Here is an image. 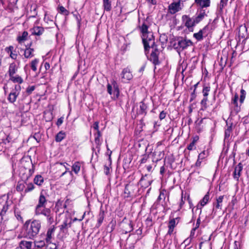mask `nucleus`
Wrapping results in <instances>:
<instances>
[{"label": "nucleus", "mask_w": 249, "mask_h": 249, "mask_svg": "<svg viewBox=\"0 0 249 249\" xmlns=\"http://www.w3.org/2000/svg\"><path fill=\"white\" fill-rule=\"evenodd\" d=\"M103 6L105 11L107 12L111 11V0H103Z\"/></svg>", "instance_id": "obj_22"}, {"label": "nucleus", "mask_w": 249, "mask_h": 249, "mask_svg": "<svg viewBox=\"0 0 249 249\" xmlns=\"http://www.w3.org/2000/svg\"><path fill=\"white\" fill-rule=\"evenodd\" d=\"M150 48L152 49V51L151 52H153L157 54H159V55L160 54V51L158 49V45L156 43H155V44L154 45H152L150 46Z\"/></svg>", "instance_id": "obj_47"}, {"label": "nucleus", "mask_w": 249, "mask_h": 249, "mask_svg": "<svg viewBox=\"0 0 249 249\" xmlns=\"http://www.w3.org/2000/svg\"><path fill=\"white\" fill-rule=\"evenodd\" d=\"M31 44H30L29 47L24 50V55L25 58H29L31 55V49L30 48Z\"/></svg>", "instance_id": "obj_42"}, {"label": "nucleus", "mask_w": 249, "mask_h": 249, "mask_svg": "<svg viewBox=\"0 0 249 249\" xmlns=\"http://www.w3.org/2000/svg\"><path fill=\"white\" fill-rule=\"evenodd\" d=\"M51 210L50 208H46V206H44L42 212L41 213V214L46 216L49 217L50 215H51Z\"/></svg>", "instance_id": "obj_41"}, {"label": "nucleus", "mask_w": 249, "mask_h": 249, "mask_svg": "<svg viewBox=\"0 0 249 249\" xmlns=\"http://www.w3.org/2000/svg\"><path fill=\"white\" fill-rule=\"evenodd\" d=\"M196 4L199 7L197 9V12H199V15L204 18L205 17H207V14L209 13V11H206L204 9L205 8L208 7L210 6V0H200L199 1L196 2Z\"/></svg>", "instance_id": "obj_5"}, {"label": "nucleus", "mask_w": 249, "mask_h": 249, "mask_svg": "<svg viewBox=\"0 0 249 249\" xmlns=\"http://www.w3.org/2000/svg\"><path fill=\"white\" fill-rule=\"evenodd\" d=\"M30 222V220H27L23 226V229L25 230L26 233L30 236V230L31 229V226L29 228V225Z\"/></svg>", "instance_id": "obj_43"}, {"label": "nucleus", "mask_w": 249, "mask_h": 249, "mask_svg": "<svg viewBox=\"0 0 249 249\" xmlns=\"http://www.w3.org/2000/svg\"><path fill=\"white\" fill-rule=\"evenodd\" d=\"M66 137V133L63 131H59L55 137V140L56 142H60Z\"/></svg>", "instance_id": "obj_25"}, {"label": "nucleus", "mask_w": 249, "mask_h": 249, "mask_svg": "<svg viewBox=\"0 0 249 249\" xmlns=\"http://www.w3.org/2000/svg\"><path fill=\"white\" fill-rule=\"evenodd\" d=\"M44 207L43 206L37 204L35 209V214L37 215L41 214Z\"/></svg>", "instance_id": "obj_40"}, {"label": "nucleus", "mask_w": 249, "mask_h": 249, "mask_svg": "<svg viewBox=\"0 0 249 249\" xmlns=\"http://www.w3.org/2000/svg\"><path fill=\"white\" fill-rule=\"evenodd\" d=\"M17 71V67L15 63L10 64L9 68L8 73L10 77L14 75Z\"/></svg>", "instance_id": "obj_24"}, {"label": "nucleus", "mask_w": 249, "mask_h": 249, "mask_svg": "<svg viewBox=\"0 0 249 249\" xmlns=\"http://www.w3.org/2000/svg\"><path fill=\"white\" fill-rule=\"evenodd\" d=\"M147 59L151 62L155 66V69L156 68V66L159 65L160 64V61L159 60V55L151 52L150 55H146Z\"/></svg>", "instance_id": "obj_9"}, {"label": "nucleus", "mask_w": 249, "mask_h": 249, "mask_svg": "<svg viewBox=\"0 0 249 249\" xmlns=\"http://www.w3.org/2000/svg\"><path fill=\"white\" fill-rule=\"evenodd\" d=\"M8 209V205L7 204V202H5V204L3 205L2 210L0 212V215H4L6 212H7Z\"/></svg>", "instance_id": "obj_54"}, {"label": "nucleus", "mask_w": 249, "mask_h": 249, "mask_svg": "<svg viewBox=\"0 0 249 249\" xmlns=\"http://www.w3.org/2000/svg\"><path fill=\"white\" fill-rule=\"evenodd\" d=\"M210 200V193L208 192L203 198L200 201L199 204L201 207L204 206L207 204Z\"/></svg>", "instance_id": "obj_27"}, {"label": "nucleus", "mask_w": 249, "mask_h": 249, "mask_svg": "<svg viewBox=\"0 0 249 249\" xmlns=\"http://www.w3.org/2000/svg\"><path fill=\"white\" fill-rule=\"evenodd\" d=\"M28 33L26 31H24L21 36H19L18 37V40L19 43H21L22 41H24L27 39Z\"/></svg>", "instance_id": "obj_32"}, {"label": "nucleus", "mask_w": 249, "mask_h": 249, "mask_svg": "<svg viewBox=\"0 0 249 249\" xmlns=\"http://www.w3.org/2000/svg\"><path fill=\"white\" fill-rule=\"evenodd\" d=\"M232 123L230 125L228 126L227 128L225 130V140L229 139L232 130Z\"/></svg>", "instance_id": "obj_31"}, {"label": "nucleus", "mask_w": 249, "mask_h": 249, "mask_svg": "<svg viewBox=\"0 0 249 249\" xmlns=\"http://www.w3.org/2000/svg\"><path fill=\"white\" fill-rule=\"evenodd\" d=\"M162 198H163L164 199L165 198V195L162 191H161L160 192L159 196L157 198V201H159Z\"/></svg>", "instance_id": "obj_62"}, {"label": "nucleus", "mask_w": 249, "mask_h": 249, "mask_svg": "<svg viewBox=\"0 0 249 249\" xmlns=\"http://www.w3.org/2000/svg\"><path fill=\"white\" fill-rule=\"evenodd\" d=\"M211 87L209 86H206L204 85L203 86L202 93L203 95V98L200 102V104L202 106L201 110H204L207 109V101H208V96L210 91Z\"/></svg>", "instance_id": "obj_6"}, {"label": "nucleus", "mask_w": 249, "mask_h": 249, "mask_svg": "<svg viewBox=\"0 0 249 249\" xmlns=\"http://www.w3.org/2000/svg\"><path fill=\"white\" fill-rule=\"evenodd\" d=\"M209 29V25H207L203 29L200 30L198 33L194 34L193 36L197 41H201L203 39V34H205L207 30Z\"/></svg>", "instance_id": "obj_12"}, {"label": "nucleus", "mask_w": 249, "mask_h": 249, "mask_svg": "<svg viewBox=\"0 0 249 249\" xmlns=\"http://www.w3.org/2000/svg\"><path fill=\"white\" fill-rule=\"evenodd\" d=\"M71 220H70L69 222H68V219H65L62 225H61L60 227V231L63 233H67L68 232V230L69 228L71 227Z\"/></svg>", "instance_id": "obj_14"}, {"label": "nucleus", "mask_w": 249, "mask_h": 249, "mask_svg": "<svg viewBox=\"0 0 249 249\" xmlns=\"http://www.w3.org/2000/svg\"><path fill=\"white\" fill-rule=\"evenodd\" d=\"M224 197V196H219L217 199H216V203L214 205L215 208L217 209H221V203L223 201V199Z\"/></svg>", "instance_id": "obj_35"}, {"label": "nucleus", "mask_w": 249, "mask_h": 249, "mask_svg": "<svg viewBox=\"0 0 249 249\" xmlns=\"http://www.w3.org/2000/svg\"><path fill=\"white\" fill-rule=\"evenodd\" d=\"M247 28L246 26H241L239 28V31H238V38H239V41L240 40V38H245L244 40L243 41V42L247 39V38H245V36L247 35Z\"/></svg>", "instance_id": "obj_21"}, {"label": "nucleus", "mask_w": 249, "mask_h": 249, "mask_svg": "<svg viewBox=\"0 0 249 249\" xmlns=\"http://www.w3.org/2000/svg\"><path fill=\"white\" fill-rule=\"evenodd\" d=\"M198 205H197V208L196 209V210H200V213H199V217L197 219V220H196V227H195L196 229H197L199 228V225H200V214L201 213V208H198Z\"/></svg>", "instance_id": "obj_48"}, {"label": "nucleus", "mask_w": 249, "mask_h": 249, "mask_svg": "<svg viewBox=\"0 0 249 249\" xmlns=\"http://www.w3.org/2000/svg\"><path fill=\"white\" fill-rule=\"evenodd\" d=\"M148 26L145 23L144 21L143 22L141 26H139V28L142 35L150 32L148 31Z\"/></svg>", "instance_id": "obj_33"}, {"label": "nucleus", "mask_w": 249, "mask_h": 249, "mask_svg": "<svg viewBox=\"0 0 249 249\" xmlns=\"http://www.w3.org/2000/svg\"><path fill=\"white\" fill-rule=\"evenodd\" d=\"M148 103H146L145 99H143L142 101L140 102V109L137 112L139 115H143L144 116L147 115V110L148 109Z\"/></svg>", "instance_id": "obj_10"}, {"label": "nucleus", "mask_w": 249, "mask_h": 249, "mask_svg": "<svg viewBox=\"0 0 249 249\" xmlns=\"http://www.w3.org/2000/svg\"><path fill=\"white\" fill-rule=\"evenodd\" d=\"M244 121L243 123L244 124H248L249 123V116L247 115L243 118Z\"/></svg>", "instance_id": "obj_64"}, {"label": "nucleus", "mask_w": 249, "mask_h": 249, "mask_svg": "<svg viewBox=\"0 0 249 249\" xmlns=\"http://www.w3.org/2000/svg\"><path fill=\"white\" fill-rule=\"evenodd\" d=\"M47 221H48V223L50 224V225H51L53 223V222H54V219H53V214H51V215H50L49 216V217H47Z\"/></svg>", "instance_id": "obj_58"}, {"label": "nucleus", "mask_w": 249, "mask_h": 249, "mask_svg": "<svg viewBox=\"0 0 249 249\" xmlns=\"http://www.w3.org/2000/svg\"><path fill=\"white\" fill-rule=\"evenodd\" d=\"M172 43L173 48L175 50H176L179 53L180 51V49H179V46H178V41H175V42Z\"/></svg>", "instance_id": "obj_57"}, {"label": "nucleus", "mask_w": 249, "mask_h": 249, "mask_svg": "<svg viewBox=\"0 0 249 249\" xmlns=\"http://www.w3.org/2000/svg\"><path fill=\"white\" fill-rule=\"evenodd\" d=\"M133 75L128 68H124L121 73V78L124 82H126L132 79Z\"/></svg>", "instance_id": "obj_8"}, {"label": "nucleus", "mask_w": 249, "mask_h": 249, "mask_svg": "<svg viewBox=\"0 0 249 249\" xmlns=\"http://www.w3.org/2000/svg\"><path fill=\"white\" fill-rule=\"evenodd\" d=\"M41 228V223L39 220H35L32 221V236L36 235Z\"/></svg>", "instance_id": "obj_13"}, {"label": "nucleus", "mask_w": 249, "mask_h": 249, "mask_svg": "<svg viewBox=\"0 0 249 249\" xmlns=\"http://www.w3.org/2000/svg\"><path fill=\"white\" fill-rule=\"evenodd\" d=\"M55 229L56 227L55 226L53 225L48 229L46 234V237L45 238L46 243H51V239L53 237V235Z\"/></svg>", "instance_id": "obj_15"}, {"label": "nucleus", "mask_w": 249, "mask_h": 249, "mask_svg": "<svg viewBox=\"0 0 249 249\" xmlns=\"http://www.w3.org/2000/svg\"><path fill=\"white\" fill-rule=\"evenodd\" d=\"M196 143L194 142H192L187 147V149L190 151L196 149L195 146Z\"/></svg>", "instance_id": "obj_56"}, {"label": "nucleus", "mask_w": 249, "mask_h": 249, "mask_svg": "<svg viewBox=\"0 0 249 249\" xmlns=\"http://www.w3.org/2000/svg\"><path fill=\"white\" fill-rule=\"evenodd\" d=\"M164 151H154L152 153V161L157 162L160 160L164 157Z\"/></svg>", "instance_id": "obj_16"}, {"label": "nucleus", "mask_w": 249, "mask_h": 249, "mask_svg": "<svg viewBox=\"0 0 249 249\" xmlns=\"http://www.w3.org/2000/svg\"><path fill=\"white\" fill-rule=\"evenodd\" d=\"M182 23L190 32H193L194 27L204 18L198 15L195 18H191L189 15H184L181 18Z\"/></svg>", "instance_id": "obj_2"}, {"label": "nucleus", "mask_w": 249, "mask_h": 249, "mask_svg": "<svg viewBox=\"0 0 249 249\" xmlns=\"http://www.w3.org/2000/svg\"><path fill=\"white\" fill-rule=\"evenodd\" d=\"M73 16L75 18L77 22V26L79 28H80L81 25V16L79 14L77 13L76 14H74Z\"/></svg>", "instance_id": "obj_50"}, {"label": "nucleus", "mask_w": 249, "mask_h": 249, "mask_svg": "<svg viewBox=\"0 0 249 249\" xmlns=\"http://www.w3.org/2000/svg\"><path fill=\"white\" fill-rule=\"evenodd\" d=\"M180 2H173L169 6V10L172 14H174L179 11L180 9Z\"/></svg>", "instance_id": "obj_17"}, {"label": "nucleus", "mask_w": 249, "mask_h": 249, "mask_svg": "<svg viewBox=\"0 0 249 249\" xmlns=\"http://www.w3.org/2000/svg\"><path fill=\"white\" fill-rule=\"evenodd\" d=\"M196 97V91L193 90V92L191 93V98L190 99V102H193Z\"/></svg>", "instance_id": "obj_59"}, {"label": "nucleus", "mask_w": 249, "mask_h": 249, "mask_svg": "<svg viewBox=\"0 0 249 249\" xmlns=\"http://www.w3.org/2000/svg\"><path fill=\"white\" fill-rule=\"evenodd\" d=\"M146 177L147 175H145V177H142L138 184L131 183L130 182L126 184L124 190V194L125 195L124 197L133 198L139 196L141 194V188H139L138 184H140L142 187L145 188L150 185L152 182V180H147V182H145V177Z\"/></svg>", "instance_id": "obj_1"}, {"label": "nucleus", "mask_w": 249, "mask_h": 249, "mask_svg": "<svg viewBox=\"0 0 249 249\" xmlns=\"http://www.w3.org/2000/svg\"><path fill=\"white\" fill-rule=\"evenodd\" d=\"M63 121H64L63 117H61L60 118H58L57 119V121L56 123V124L57 125V126H60L63 123Z\"/></svg>", "instance_id": "obj_60"}, {"label": "nucleus", "mask_w": 249, "mask_h": 249, "mask_svg": "<svg viewBox=\"0 0 249 249\" xmlns=\"http://www.w3.org/2000/svg\"><path fill=\"white\" fill-rule=\"evenodd\" d=\"M177 224L178 223H176L175 219L174 218V216L172 213L170 216V220L169 221V224L168 226L174 228Z\"/></svg>", "instance_id": "obj_34"}, {"label": "nucleus", "mask_w": 249, "mask_h": 249, "mask_svg": "<svg viewBox=\"0 0 249 249\" xmlns=\"http://www.w3.org/2000/svg\"><path fill=\"white\" fill-rule=\"evenodd\" d=\"M167 114V113L165 112L164 110L160 112V115H159V118L160 120H163L166 117V115Z\"/></svg>", "instance_id": "obj_61"}, {"label": "nucleus", "mask_w": 249, "mask_h": 249, "mask_svg": "<svg viewBox=\"0 0 249 249\" xmlns=\"http://www.w3.org/2000/svg\"><path fill=\"white\" fill-rule=\"evenodd\" d=\"M238 95L236 93L231 101V103L234 105V110L236 111L237 113L239 112L240 110V107L238 106L237 101L238 100Z\"/></svg>", "instance_id": "obj_23"}, {"label": "nucleus", "mask_w": 249, "mask_h": 249, "mask_svg": "<svg viewBox=\"0 0 249 249\" xmlns=\"http://www.w3.org/2000/svg\"><path fill=\"white\" fill-rule=\"evenodd\" d=\"M142 42L144 47V52L145 55L149 54L150 46L156 43L155 36L152 32L144 34L142 36Z\"/></svg>", "instance_id": "obj_4"}, {"label": "nucleus", "mask_w": 249, "mask_h": 249, "mask_svg": "<svg viewBox=\"0 0 249 249\" xmlns=\"http://www.w3.org/2000/svg\"><path fill=\"white\" fill-rule=\"evenodd\" d=\"M32 138L38 143L41 140V134L40 133H35V134L32 136Z\"/></svg>", "instance_id": "obj_53"}, {"label": "nucleus", "mask_w": 249, "mask_h": 249, "mask_svg": "<svg viewBox=\"0 0 249 249\" xmlns=\"http://www.w3.org/2000/svg\"><path fill=\"white\" fill-rule=\"evenodd\" d=\"M145 223L146 226L147 228H150L151 227L153 224L154 222L152 220V218L151 216H148L145 221Z\"/></svg>", "instance_id": "obj_38"}, {"label": "nucleus", "mask_w": 249, "mask_h": 249, "mask_svg": "<svg viewBox=\"0 0 249 249\" xmlns=\"http://www.w3.org/2000/svg\"><path fill=\"white\" fill-rule=\"evenodd\" d=\"M107 93L111 96L113 100L115 101L118 99L120 91L119 84L116 80L114 79L111 80L110 83H107Z\"/></svg>", "instance_id": "obj_3"}, {"label": "nucleus", "mask_w": 249, "mask_h": 249, "mask_svg": "<svg viewBox=\"0 0 249 249\" xmlns=\"http://www.w3.org/2000/svg\"><path fill=\"white\" fill-rule=\"evenodd\" d=\"M142 158L139 162L141 164L145 163L149 158V155L145 154L142 155Z\"/></svg>", "instance_id": "obj_49"}, {"label": "nucleus", "mask_w": 249, "mask_h": 249, "mask_svg": "<svg viewBox=\"0 0 249 249\" xmlns=\"http://www.w3.org/2000/svg\"><path fill=\"white\" fill-rule=\"evenodd\" d=\"M243 169V165L241 163H239L235 167L233 172V178L237 180H238L239 178L241 176V172Z\"/></svg>", "instance_id": "obj_19"}, {"label": "nucleus", "mask_w": 249, "mask_h": 249, "mask_svg": "<svg viewBox=\"0 0 249 249\" xmlns=\"http://www.w3.org/2000/svg\"><path fill=\"white\" fill-rule=\"evenodd\" d=\"M35 246L37 248H41L45 245V242L43 241H40L39 242L35 241Z\"/></svg>", "instance_id": "obj_55"}, {"label": "nucleus", "mask_w": 249, "mask_h": 249, "mask_svg": "<svg viewBox=\"0 0 249 249\" xmlns=\"http://www.w3.org/2000/svg\"><path fill=\"white\" fill-rule=\"evenodd\" d=\"M228 0H221L219 6V11H222L223 8L225 6L228 2Z\"/></svg>", "instance_id": "obj_51"}, {"label": "nucleus", "mask_w": 249, "mask_h": 249, "mask_svg": "<svg viewBox=\"0 0 249 249\" xmlns=\"http://www.w3.org/2000/svg\"><path fill=\"white\" fill-rule=\"evenodd\" d=\"M20 247L22 249H31V242L22 241L20 243Z\"/></svg>", "instance_id": "obj_28"}, {"label": "nucleus", "mask_w": 249, "mask_h": 249, "mask_svg": "<svg viewBox=\"0 0 249 249\" xmlns=\"http://www.w3.org/2000/svg\"><path fill=\"white\" fill-rule=\"evenodd\" d=\"M100 138L95 137V143L96 144V148L98 149L99 152L100 149V146L102 144V141L100 140Z\"/></svg>", "instance_id": "obj_46"}, {"label": "nucleus", "mask_w": 249, "mask_h": 249, "mask_svg": "<svg viewBox=\"0 0 249 249\" xmlns=\"http://www.w3.org/2000/svg\"><path fill=\"white\" fill-rule=\"evenodd\" d=\"M209 155V152L207 151L204 150L201 152L198 156L197 160L196 162V167H200L202 160L205 159Z\"/></svg>", "instance_id": "obj_18"}, {"label": "nucleus", "mask_w": 249, "mask_h": 249, "mask_svg": "<svg viewBox=\"0 0 249 249\" xmlns=\"http://www.w3.org/2000/svg\"><path fill=\"white\" fill-rule=\"evenodd\" d=\"M44 182V178L40 175L35 176L34 179V182L38 186H41Z\"/></svg>", "instance_id": "obj_26"}, {"label": "nucleus", "mask_w": 249, "mask_h": 249, "mask_svg": "<svg viewBox=\"0 0 249 249\" xmlns=\"http://www.w3.org/2000/svg\"><path fill=\"white\" fill-rule=\"evenodd\" d=\"M47 249H58L57 246L55 243H53L51 241L50 243H47Z\"/></svg>", "instance_id": "obj_52"}, {"label": "nucleus", "mask_w": 249, "mask_h": 249, "mask_svg": "<svg viewBox=\"0 0 249 249\" xmlns=\"http://www.w3.org/2000/svg\"><path fill=\"white\" fill-rule=\"evenodd\" d=\"M24 187V186L23 184H19L17 185L16 189L18 191L20 192L23 191Z\"/></svg>", "instance_id": "obj_63"}, {"label": "nucleus", "mask_w": 249, "mask_h": 249, "mask_svg": "<svg viewBox=\"0 0 249 249\" xmlns=\"http://www.w3.org/2000/svg\"><path fill=\"white\" fill-rule=\"evenodd\" d=\"M47 203V200L44 196V195L41 192L40 194V196L38 200V205H42L43 206H46V204Z\"/></svg>", "instance_id": "obj_29"}, {"label": "nucleus", "mask_w": 249, "mask_h": 249, "mask_svg": "<svg viewBox=\"0 0 249 249\" xmlns=\"http://www.w3.org/2000/svg\"><path fill=\"white\" fill-rule=\"evenodd\" d=\"M175 41H178L180 52L186 49L188 47L193 45L191 40L183 39L181 37H177L175 39Z\"/></svg>", "instance_id": "obj_7"}, {"label": "nucleus", "mask_w": 249, "mask_h": 249, "mask_svg": "<svg viewBox=\"0 0 249 249\" xmlns=\"http://www.w3.org/2000/svg\"><path fill=\"white\" fill-rule=\"evenodd\" d=\"M17 95L16 92L10 93L8 96V100L11 103H14L17 99Z\"/></svg>", "instance_id": "obj_44"}, {"label": "nucleus", "mask_w": 249, "mask_h": 249, "mask_svg": "<svg viewBox=\"0 0 249 249\" xmlns=\"http://www.w3.org/2000/svg\"><path fill=\"white\" fill-rule=\"evenodd\" d=\"M106 212L102 207H101L99 214L97 215V223L95 225V227L99 228L102 224L103 223V220L105 218Z\"/></svg>", "instance_id": "obj_11"}, {"label": "nucleus", "mask_w": 249, "mask_h": 249, "mask_svg": "<svg viewBox=\"0 0 249 249\" xmlns=\"http://www.w3.org/2000/svg\"><path fill=\"white\" fill-rule=\"evenodd\" d=\"M10 77V79L15 83H21L23 81L21 77L18 75H13L12 77Z\"/></svg>", "instance_id": "obj_37"}, {"label": "nucleus", "mask_w": 249, "mask_h": 249, "mask_svg": "<svg viewBox=\"0 0 249 249\" xmlns=\"http://www.w3.org/2000/svg\"><path fill=\"white\" fill-rule=\"evenodd\" d=\"M58 11L61 14L65 16H68L69 15V11L65 9L63 6H59L58 7Z\"/></svg>", "instance_id": "obj_36"}, {"label": "nucleus", "mask_w": 249, "mask_h": 249, "mask_svg": "<svg viewBox=\"0 0 249 249\" xmlns=\"http://www.w3.org/2000/svg\"><path fill=\"white\" fill-rule=\"evenodd\" d=\"M246 91L244 89H242L240 90V96L239 99V102L241 104L243 103L246 97Z\"/></svg>", "instance_id": "obj_39"}, {"label": "nucleus", "mask_w": 249, "mask_h": 249, "mask_svg": "<svg viewBox=\"0 0 249 249\" xmlns=\"http://www.w3.org/2000/svg\"><path fill=\"white\" fill-rule=\"evenodd\" d=\"M80 167L81 165L80 163L79 162H75L71 167L72 171H73L75 173V174H77L80 171Z\"/></svg>", "instance_id": "obj_30"}, {"label": "nucleus", "mask_w": 249, "mask_h": 249, "mask_svg": "<svg viewBox=\"0 0 249 249\" xmlns=\"http://www.w3.org/2000/svg\"><path fill=\"white\" fill-rule=\"evenodd\" d=\"M126 225L128 226V228H126V230L124 231L125 233L130 232L133 230V225L131 220H129V223Z\"/></svg>", "instance_id": "obj_45"}, {"label": "nucleus", "mask_w": 249, "mask_h": 249, "mask_svg": "<svg viewBox=\"0 0 249 249\" xmlns=\"http://www.w3.org/2000/svg\"><path fill=\"white\" fill-rule=\"evenodd\" d=\"M44 32V28L40 26H35V25H34V27H32V35L39 36Z\"/></svg>", "instance_id": "obj_20"}]
</instances>
